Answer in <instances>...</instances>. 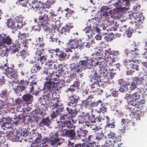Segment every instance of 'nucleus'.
<instances>
[{
    "mask_svg": "<svg viewBox=\"0 0 147 147\" xmlns=\"http://www.w3.org/2000/svg\"><path fill=\"white\" fill-rule=\"evenodd\" d=\"M57 84L54 82L51 81L50 80L46 82L42 90H44L43 92L47 93L55 92V91L57 89Z\"/></svg>",
    "mask_w": 147,
    "mask_h": 147,
    "instance_id": "nucleus-6",
    "label": "nucleus"
},
{
    "mask_svg": "<svg viewBox=\"0 0 147 147\" xmlns=\"http://www.w3.org/2000/svg\"><path fill=\"white\" fill-rule=\"evenodd\" d=\"M127 82L123 79H119L118 80V84L120 86L119 90L122 92H124L125 91L126 87L127 86Z\"/></svg>",
    "mask_w": 147,
    "mask_h": 147,
    "instance_id": "nucleus-23",
    "label": "nucleus"
},
{
    "mask_svg": "<svg viewBox=\"0 0 147 147\" xmlns=\"http://www.w3.org/2000/svg\"><path fill=\"white\" fill-rule=\"evenodd\" d=\"M20 75L22 77H28V72L26 69H23L20 70Z\"/></svg>",
    "mask_w": 147,
    "mask_h": 147,
    "instance_id": "nucleus-55",
    "label": "nucleus"
},
{
    "mask_svg": "<svg viewBox=\"0 0 147 147\" xmlns=\"http://www.w3.org/2000/svg\"><path fill=\"white\" fill-rule=\"evenodd\" d=\"M26 34L25 33H22L21 31H19V34L18 35V37L19 38L18 39H22L23 42H22V46L24 47H26V44L25 42L26 41L23 39L26 38Z\"/></svg>",
    "mask_w": 147,
    "mask_h": 147,
    "instance_id": "nucleus-39",
    "label": "nucleus"
},
{
    "mask_svg": "<svg viewBox=\"0 0 147 147\" xmlns=\"http://www.w3.org/2000/svg\"><path fill=\"white\" fill-rule=\"evenodd\" d=\"M23 101L25 102L27 104H30L33 100L32 95L29 93L24 94L22 97Z\"/></svg>",
    "mask_w": 147,
    "mask_h": 147,
    "instance_id": "nucleus-25",
    "label": "nucleus"
},
{
    "mask_svg": "<svg viewBox=\"0 0 147 147\" xmlns=\"http://www.w3.org/2000/svg\"><path fill=\"white\" fill-rule=\"evenodd\" d=\"M29 81L24 79L21 80L19 82V85L14 89L15 92L16 94H19L20 92L25 91L29 83Z\"/></svg>",
    "mask_w": 147,
    "mask_h": 147,
    "instance_id": "nucleus-8",
    "label": "nucleus"
},
{
    "mask_svg": "<svg viewBox=\"0 0 147 147\" xmlns=\"http://www.w3.org/2000/svg\"><path fill=\"white\" fill-rule=\"evenodd\" d=\"M136 24L132 23L130 22L129 24H128L129 27L128 29L124 33L127 35V37L129 38L131 36L132 34L134 32L136 31V29H137Z\"/></svg>",
    "mask_w": 147,
    "mask_h": 147,
    "instance_id": "nucleus-17",
    "label": "nucleus"
},
{
    "mask_svg": "<svg viewBox=\"0 0 147 147\" xmlns=\"http://www.w3.org/2000/svg\"><path fill=\"white\" fill-rule=\"evenodd\" d=\"M100 104L101 107L100 108L99 111H98L97 112L99 113H100L101 112L103 113H107V108L106 107L105 104L102 102V103Z\"/></svg>",
    "mask_w": 147,
    "mask_h": 147,
    "instance_id": "nucleus-49",
    "label": "nucleus"
},
{
    "mask_svg": "<svg viewBox=\"0 0 147 147\" xmlns=\"http://www.w3.org/2000/svg\"><path fill=\"white\" fill-rule=\"evenodd\" d=\"M98 57H93L90 59V60L93 64L94 67H96V66L99 65V58H98Z\"/></svg>",
    "mask_w": 147,
    "mask_h": 147,
    "instance_id": "nucleus-53",
    "label": "nucleus"
},
{
    "mask_svg": "<svg viewBox=\"0 0 147 147\" xmlns=\"http://www.w3.org/2000/svg\"><path fill=\"white\" fill-rule=\"evenodd\" d=\"M88 122H90V123H95V116L92 113L91 115L88 113Z\"/></svg>",
    "mask_w": 147,
    "mask_h": 147,
    "instance_id": "nucleus-52",
    "label": "nucleus"
},
{
    "mask_svg": "<svg viewBox=\"0 0 147 147\" xmlns=\"http://www.w3.org/2000/svg\"><path fill=\"white\" fill-rule=\"evenodd\" d=\"M58 49L59 48L56 49H50L49 51V53L50 54L51 57H53V55H58Z\"/></svg>",
    "mask_w": 147,
    "mask_h": 147,
    "instance_id": "nucleus-59",
    "label": "nucleus"
},
{
    "mask_svg": "<svg viewBox=\"0 0 147 147\" xmlns=\"http://www.w3.org/2000/svg\"><path fill=\"white\" fill-rule=\"evenodd\" d=\"M124 65H125L127 68H130L131 69L134 63L139 62L138 60H134V58H132L131 59L128 60L124 59L123 61Z\"/></svg>",
    "mask_w": 147,
    "mask_h": 147,
    "instance_id": "nucleus-21",
    "label": "nucleus"
},
{
    "mask_svg": "<svg viewBox=\"0 0 147 147\" xmlns=\"http://www.w3.org/2000/svg\"><path fill=\"white\" fill-rule=\"evenodd\" d=\"M22 115H19L17 117H16V118H14V120L13 121V123H14L16 124H18L21 122H24V118H22Z\"/></svg>",
    "mask_w": 147,
    "mask_h": 147,
    "instance_id": "nucleus-43",
    "label": "nucleus"
},
{
    "mask_svg": "<svg viewBox=\"0 0 147 147\" xmlns=\"http://www.w3.org/2000/svg\"><path fill=\"white\" fill-rule=\"evenodd\" d=\"M40 49L39 47L36 48V50L35 52V57L37 59L39 57L45 54V50L43 48H41Z\"/></svg>",
    "mask_w": 147,
    "mask_h": 147,
    "instance_id": "nucleus-40",
    "label": "nucleus"
},
{
    "mask_svg": "<svg viewBox=\"0 0 147 147\" xmlns=\"http://www.w3.org/2000/svg\"><path fill=\"white\" fill-rule=\"evenodd\" d=\"M93 130H94V133L95 135L96 140L98 142H101L102 143H106V146H109L110 144H111V142L109 141H107L105 140L107 138L104 136V135L101 131L100 129H98L97 127H96L95 128L92 129Z\"/></svg>",
    "mask_w": 147,
    "mask_h": 147,
    "instance_id": "nucleus-4",
    "label": "nucleus"
},
{
    "mask_svg": "<svg viewBox=\"0 0 147 147\" xmlns=\"http://www.w3.org/2000/svg\"><path fill=\"white\" fill-rule=\"evenodd\" d=\"M6 75L4 73H1L0 74V84L3 85L5 83V80L4 78Z\"/></svg>",
    "mask_w": 147,
    "mask_h": 147,
    "instance_id": "nucleus-62",
    "label": "nucleus"
},
{
    "mask_svg": "<svg viewBox=\"0 0 147 147\" xmlns=\"http://www.w3.org/2000/svg\"><path fill=\"white\" fill-rule=\"evenodd\" d=\"M113 5L116 8L119 9H122L124 7H122V5L129 6L130 5V0H119L117 2L113 3Z\"/></svg>",
    "mask_w": 147,
    "mask_h": 147,
    "instance_id": "nucleus-14",
    "label": "nucleus"
},
{
    "mask_svg": "<svg viewBox=\"0 0 147 147\" xmlns=\"http://www.w3.org/2000/svg\"><path fill=\"white\" fill-rule=\"evenodd\" d=\"M82 115H80L79 116L78 123L79 124H82L84 123L88 122V113H87L85 115H84L83 113H85L82 112Z\"/></svg>",
    "mask_w": 147,
    "mask_h": 147,
    "instance_id": "nucleus-24",
    "label": "nucleus"
},
{
    "mask_svg": "<svg viewBox=\"0 0 147 147\" xmlns=\"http://www.w3.org/2000/svg\"><path fill=\"white\" fill-rule=\"evenodd\" d=\"M49 100L46 94H44L42 95V97H41L40 98L39 101H40L42 104L44 105L46 103L45 102L47 100Z\"/></svg>",
    "mask_w": 147,
    "mask_h": 147,
    "instance_id": "nucleus-61",
    "label": "nucleus"
},
{
    "mask_svg": "<svg viewBox=\"0 0 147 147\" xmlns=\"http://www.w3.org/2000/svg\"><path fill=\"white\" fill-rule=\"evenodd\" d=\"M57 134H55V136L52 135L49 139L50 144L53 146V147H58V145H60L65 141V140L57 137Z\"/></svg>",
    "mask_w": 147,
    "mask_h": 147,
    "instance_id": "nucleus-7",
    "label": "nucleus"
},
{
    "mask_svg": "<svg viewBox=\"0 0 147 147\" xmlns=\"http://www.w3.org/2000/svg\"><path fill=\"white\" fill-rule=\"evenodd\" d=\"M51 124V121L49 119V117H48L42 119L41 121L39 123L40 125L42 126H49Z\"/></svg>",
    "mask_w": 147,
    "mask_h": 147,
    "instance_id": "nucleus-33",
    "label": "nucleus"
},
{
    "mask_svg": "<svg viewBox=\"0 0 147 147\" xmlns=\"http://www.w3.org/2000/svg\"><path fill=\"white\" fill-rule=\"evenodd\" d=\"M84 59L81 60L77 63L78 67L79 68H81L82 69H84L85 67H86L87 63V60H88V57H84Z\"/></svg>",
    "mask_w": 147,
    "mask_h": 147,
    "instance_id": "nucleus-27",
    "label": "nucleus"
},
{
    "mask_svg": "<svg viewBox=\"0 0 147 147\" xmlns=\"http://www.w3.org/2000/svg\"><path fill=\"white\" fill-rule=\"evenodd\" d=\"M66 53H64L63 51L60 50L59 49H58V56L61 59L68 58L69 54L68 53V51H67L66 50Z\"/></svg>",
    "mask_w": 147,
    "mask_h": 147,
    "instance_id": "nucleus-32",
    "label": "nucleus"
},
{
    "mask_svg": "<svg viewBox=\"0 0 147 147\" xmlns=\"http://www.w3.org/2000/svg\"><path fill=\"white\" fill-rule=\"evenodd\" d=\"M43 93L44 94H46V95L47 96L49 99H50L52 98V100H53V98H54V99H55V98H56L55 97V94H57V92H55Z\"/></svg>",
    "mask_w": 147,
    "mask_h": 147,
    "instance_id": "nucleus-46",
    "label": "nucleus"
},
{
    "mask_svg": "<svg viewBox=\"0 0 147 147\" xmlns=\"http://www.w3.org/2000/svg\"><path fill=\"white\" fill-rule=\"evenodd\" d=\"M4 35L5 38L6 39H7V38L10 40L11 43L10 45L12 44L9 47V50L11 53L13 54L17 53H18L19 51L18 48H20L22 46V42H23V41L22 40L20 39L16 40L15 41H13L12 38L9 35L5 33H4Z\"/></svg>",
    "mask_w": 147,
    "mask_h": 147,
    "instance_id": "nucleus-1",
    "label": "nucleus"
},
{
    "mask_svg": "<svg viewBox=\"0 0 147 147\" xmlns=\"http://www.w3.org/2000/svg\"><path fill=\"white\" fill-rule=\"evenodd\" d=\"M143 101L144 102V101ZM135 102V105H132V104H129L125 106L126 109L133 115L135 114V113H136L137 112L139 111V110L136 109L135 108H138L139 109V108L142 106L143 103H144V102H143L140 101H139L137 103H136V102Z\"/></svg>",
    "mask_w": 147,
    "mask_h": 147,
    "instance_id": "nucleus-9",
    "label": "nucleus"
},
{
    "mask_svg": "<svg viewBox=\"0 0 147 147\" xmlns=\"http://www.w3.org/2000/svg\"><path fill=\"white\" fill-rule=\"evenodd\" d=\"M80 82L76 81H75L72 85L70 86L69 88H67L65 91V92L67 94L70 93H73L76 91L75 88L77 89L80 88Z\"/></svg>",
    "mask_w": 147,
    "mask_h": 147,
    "instance_id": "nucleus-19",
    "label": "nucleus"
},
{
    "mask_svg": "<svg viewBox=\"0 0 147 147\" xmlns=\"http://www.w3.org/2000/svg\"><path fill=\"white\" fill-rule=\"evenodd\" d=\"M66 110L67 111L69 115H70L72 117L76 116L78 113V111H77L69 109L68 107L66 108Z\"/></svg>",
    "mask_w": 147,
    "mask_h": 147,
    "instance_id": "nucleus-44",
    "label": "nucleus"
},
{
    "mask_svg": "<svg viewBox=\"0 0 147 147\" xmlns=\"http://www.w3.org/2000/svg\"><path fill=\"white\" fill-rule=\"evenodd\" d=\"M12 119L9 117H3L0 120V123H3L1 124V127L3 129L8 128L11 126Z\"/></svg>",
    "mask_w": 147,
    "mask_h": 147,
    "instance_id": "nucleus-13",
    "label": "nucleus"
},
{
    "mask_svg": "<svg viewBox=\"0 0 147 147\" xmlns=\"http://www.w3.org/2000/svg\"><path fill=\"white\" fill-rule=\"evenodd\" d=\"M126 88L127 90L129 91V92H131L137 88V85L135 82L133 81L131 84L129 83V82H127V86H126Z\"/></svg>",
    "mask_w": 147,
    "mask_h": 147,
    "instance_id": "nucleus-36",
    "label": "nucleus"
},
{
    "mask_svg": "<svg viewBox=\"0 0 147 147\" xmlns=\"http://www.w3.org/2000/svg\"><path fill=\"white\" fill-rule=\"evenodd\" d=\"M15 22L10 19H8L6 23V26L8 28L13 30H16V26L15 25Z\"/></svg>",
    "mask_w": 147,
    "mask_h": 147,
    "instance_id": "nucleus-31",
    "label": "nucleus"
},
{
    "mask_svg": "<svg viewBox=\"0 0 147 147\" xmlns=\"http://www.w3.org/2000/svg\"><path fill=\"white\" fill-rule=\"evenodd\" d=\"M49 14H50L49 20L50 22L54 23L58 22L59 18L57 15L52 12H50Z\"/></svg>",
    "mask_w": 147,
    "mask_h": 147,
    "instance_id": "nucleus-26",
    "label": "nucleus"
},
{
    "mask_svg": "<svg viewBox=\"0 0 147 147\" xmlns=\"http://www.w3.org/2000/svg\"><path fill=\"white\" fill-rule=\"evenodd\" d=\"M60 122V121H57V123L59 124ZM60 122L62 123L61 127H66L69 129L72 128L73 127V123L70 120L64 121L63 123H62V121H61Z\"/></svg>",
    "mask_w": 147,
    "mask_h": 147,
    "instance_id": "nucleus-34",
    "label": "nucleus"
},
{
    "mask_svg": "<svg viewBox=\"0 0 147 147\" xmlns=\"http://www.w3.org/2000/svg\"><path fill=\"white\" fill-rule=\"evenodd\" d=\"M139 50L137 48H135L133 49L131 51L130 53L133 55L132 58H134L136 57L139 54Z\"/></svg>",
    "mask_w": 147,
    "mask_h": 147,
    "instance_id": "nucleus-48",
    "label": "nucleus"
},
{
    "mask_svg": "<svg viewBox=\"0 0 147 147\" xmlns=\"http://www.w3.org/2000/svg\"><path fill=\"white\" fill-rule=\"evenodd\" d=\"M91 76L92 78L94 80H100V75H99L97 72L96 69L94 68L91 71Z\"/></svg>",
    "mask_w": 147,
    "mask_h": 147,
    "instance_id": "nucleus-29",
    "label": "nucleus"
},
{
    "mask_svg": "<svg viewBox=\"0 0 147 147\" xmlns=\"http://www.w3.org/2000/svg\"><path fill=\"white\" fill-rule=\"evenodd\" d=\"M10 40L4 37V33H0V55L2 57H7L8 55L6 45H9Z\"/></svg>",
    "mask_w": 147,
    "mask_h": 147,
    "instance_id": "nucleus-2",
    "label": "nucleus"
},
{
    "mask_svg": "<svg viewBox=\"0 0 147 147\" xmlns=\"http://www.w3.org/2000/svg\"><path fill=\"white\" fill-rule=\"evenodd\" d=\"M17 132L20 134L21 136L25 137L27 136L28 132L25 129L22 128Z\"/></svg>",
    "mask_w": 147,
    "mask_h": 147,
    "instance_id": "nucleus-60",
    "label": "nucleus"
},
{
    "mask_svg": "<svg viewBox=\"0 0 147 147\" xmlns=\"http://www.w3.org/2000/svg\"><path fill=\"white\" fill-rule=\"evenodd\" d=\"M38 20L39 21H42L43 22H41L40 25L45 32L49 33L52 32V29L50 27V26H51V22H50L49 20V17L48 15L47 14H44L39 15L38 17Z\"/></svg>",
    "mask_w": 147,
    "mask_h": 147,
    "instance_id": "nucleus-3",
    "label": "nucleus"
},
{
    "mask_svg": "<svg viewBox=\"0 0 147 147\" xmlns=\"http://www.w3.org/2000/svg\"><path fill=\"white\" fill-rule=\"evenodd\" d=\"M28 8L37 12L40 15L42 14L44 8L42 3L38 0H33L31 3H29Z\"/></svg>",
    "mask_w": 147,
    "mask_h": 147,
    "instance_id": "nucleus-5",
    "label": "nucleus"
},
{
    "mask_svg": "<svg viewBox=\"0 0 147 147\" xmlns=\"http://www.w3.org/2000/svg\"><path fill=\"white\" fill-rule=\"evenodd\" d=\"M133 95L129 94H126L124 96V99L126 100L129 104L134 105L136 104V102L134 100L133 97Z\"/></svg>",
    "mask_w": 147,
    "mask_h": 147,
    "instance_id": "nucleus-28",
    "label": "nucleus"
},
{
    "mask_svg": "<svg viewBox=\"0 0 147 147\" xmlns=\"http://www.w3.org/2000/svg\"><path fill=\"white\" fill-rule=\"evenodd\" d=\"M107 71V69L106 68L99 67V69L98 71L99 75L101 76H104L105 74Z\"/></svg>",
    "mask_w": 147,
    "mask_h": 147,
    "instance_id": "nucleus-56",
    "label": "nucleus"
},
{
    "mask_svg": "<svg viewBox=\"0 0 147 147\" xmlns=\"http://www.w3.org/2000/svg\"><path fill=\"white\" fill-rule=\"evenodd\" d=\"M94 133L89 134L88 136L84 139H86V141L90 144L95 143V140H96Z\"/></svg>",
    "mask_w": 147,
    "mask_h": 147,
    "instance_id": "nucleus-35",
    "label": "nucleus"
},
{
    "mask_svg": "<svg viewBox=\"0 0 147 147\" xmlns=\"http://www.w3.org/2000/svg\"><path fill=\"white\" fill-rule=\"evenodd\" d=\"M35 134H33V136L34 137V135H36V137L35 140V142L36 144L39 143L41 141L42 137L40 134H38V132L35 133Z\"/></svg>",
    "mask_w": 147,
    "mask_h": 147,
    "instance_id": "nucleus-54",
    "label": "nucleus"
},
{
    "mask_svg": "<svg viewBox=\"0 0 147 147\" xmlns=\"http://www.w3.org/2000/svg\"><path fill=\"white\" fill-rule=\"evenodd\" d=\"M73 27V26L71 24L68 23L65 26L60 29L59 32L61 34L66 35L70 32V29Z\"/></svg>",
    "mask_w": 147,
    "mask_h": 147,
    "instance_id": "nucleus-18",
    "label": "nucleus"
},
{
    "mask_svg": "<svg viewBox=\"0 0 147 147\" xmlns=\"http://www.w3.org/2000/svg\"><path fill=\"white\" fill-rule=\"evenodd\" d=\"M17 133L16 132H9L6 136L8 139H10L12 141H14L16 138V136Z\"/></svg>",
    "mask_w": 147,
    "mask_h": 147,
    "instance_id": "nucleus-47",
    "label": "nucleus"
},
{
    "mask_svg": "<svg viewBox=\"0 0 147 147\" xmlns=\"http://www.w3.org/2000/svg\"><path fill=\"white\" fill-rule=\"evenodd\" d=\"M115 20L113 16L112 15L108 17L107 19L106 20L109 24L111 25H113L115 26V27L111 26V30L116 31L117 30V27H118V24H117V22H115Z\"/></svg>",
    "mask_w": 147,
    "mask_h": 147,
    "instance_id": "nucleus-16",
    "label": "nucleus"
},
{
    "mask_svg": "<svg viewBox=\"0 0 147 147\" xmlns=\"http://www.w3.org/2000/svg\"><path fill=\"white\" fill-rule=\"evenodd\" d=\"M105 53L106 55L108 53V55H110L112 56V57H114L118 55H119L120 54V52L117 51H111L110 50H105Z\"/></svg>",
    "mask_w": 147,
    "mask_h": 147,
    "instance_id": "nucleus-38",
    "label": "nucleus"
},
{
    "mask_svg": "<svg viewBox=\"0 0 147 147\" xmlns=\"http://www.w3.org/2000/svg\"><path fill=\"white\" fill-rule=\"evenodd\" d=\"M133 81L135 82L136 85L137 84L140 85L142 84L143 80L142 78H138V77H136L134 78Z\"/></svg>",
    "mask_w": 147,
    "mask_h": 147,
    "instance_id": "nucleus-57",
    "label": "nucleus"
},
{
    "mask_svg": "<svg viewBox=\"0 0 147 147\" xmlns=\"http://www.w3.org/2000/svg\"><path fill=\"white\" fill-rule=\"evenodd\" d=\"M98 58H99V67L106 68H107L108 65L106 63L107 61L106 60L102 57H98Z\"/></svg>",
    "mask_w": 147,
    "mask_h": 147,
    "instance_id": "nucleus-37",
    "label": "nucleus"
},
{
    "mask_svg": "<svg viewBox=\"0 0 147 147\" xmlns=\"http://www.w3.org/2000/svg\"><path fill=\"white\" fill-rule=\"evenodd\" d=\"M4 68L5 71V74L7 77L11 79L17 78L18 75L17 73L14 71L13 67H7V68H5V67Z\"/></svg>",
    "mask_w": 147,
    "mask_h": 147,
    "instance_id": "nucleus-12",
    "label": "nucleus"
},
{
    "mask_svg": "<svg viewBox=\"0 0 147 147\" xmlns=\"http://www.w3.org/2000/svg\"><path fill=\"white\" fill-rule=\"evenodd\" d=\"M101 103H102V101L100 99L96 102L94 101L90 103L89 107L90 108H93L97 107Z\"/></svg>",
    "mask_w": 147,
    "mask_h": 147,
    "instance_id": "nucleus-51",
    "label": "nucleus"
},
{
    "mask_svg": "<svg viewBox=\"0 0 147 147\" xmlns=\"http://www.w3.org/2000/svg\"><path fill=\"white\" fill-rule=\"evenodd\" d=\"M114 34L112 33H110L108 35L105 36L104 39L107 42L111 41L114 38Z\"/></svg>",
    "mask_w": 147,
    "mask_h": 147,
    "instance_id": "nucleus-50",
    "label": "nucleus"
},
{
    "mask_svg": "<svg viewBox=\"0 0 147 147\" xmlns=\"http://www.w3.org/2000/svg\"><path fill=\"white\" fill-rule=\"evenodd\" d=\"M63 103H59L58 100L57 102L53 103V105H51V108L53 110L55 109H57L56 110V112L57 113H60L62 112L63 109Z\"/></svg>",
    "mask_w": 147,
    "mask_h": 147,
    "instance_id": "nucleus-22",
    "label": "nucleus"
},
{
    "mask_svg": "<svg viewBox=\"0 0 147 147\" xmlns=\"http://www.w3.org/2000/svg\"><path fill=\"white\" fill-rule=\"evenodd\" d=\"M51 26L52 28H51L52 30L53 29L54 31L57 30L59 32L60 29L59 26L56 23H52V22H51Z\"/></svg>",
    "mask_w": 147,
    "mask_h": 147,
    "instance_id": "nucleus-63",
    "label": "nucleus"
},
{
    "mask_svg": "<svg viewBox=\"0 0 147 147\" xmlns=\"http://www.w3.org/2000/svg\"><path fill=\"white\" fill-rule=\"evenodd\" d=\"M47 76L49 78H51L52 77V79H53L57 81L59 78V75L57 74V72L53 71L51 72H50L47 75Z\"/></svg>",
    "mask_w": 147,
    "mask_h": 147,
    "instance_id": "nucleus-42",
    "label": "nucleus"
},
{
    "mask_svg": "<svg viewBox=\"0 0 147 147\" xmlns=\"http://www.w3.org/2000/svg\"><path fill=\"white\" fill-rule=\"evenodd\" d=\"M88 131L86 129H80L77 131V134L75 138L76 140H79L83 138H86V135L88 133Z\"/></svg>",
    "mask_w": 147,
    "mask_h": 147,
    "instance_id": "nucleus-20",
    "label": "nucleus"
},
{
    "mask_svg": "<svg viewBox=\"0 0 147 147\" xmlns=\"http://www.w3.org/2000/svg\"><path fill=\"white\" fill-rule=\"evenodd\" d=\"M36 41L37 42V44L39 45V46L40 48H43L45 46V44L43 42V38L42 36L39 37L38 39H36Z\"/></svg>",
    "mask_w": 147,
    "mask_h": 147,
    "instance_id": "nucleus-45",
    "label": "nucleus"
},
{
    "mask_svg": "<svg viewBox=\"0 0 147 147\" xmlns=\"http://www.w3.org/2000/svg\"><path fill=\"white\" fill-rule=\"evenodd\" d=\"M42 63L41 64L39 63H36L33 65L32 69L34 72L37 73L38 72L40 71L42 69Z\"/></svg>",
    "mask_w": 147,
    "mask_h": 147,
    "instance_id": "nucleus-30",
    "label": "nucleus"
},
{
    "mask_svg": "<svg viewBox=\"0 0 147 147\" xmlns=\"http://www.w3.org/2000/svg\"><path fill=\"white\" fill-rule=\"evenodd\" d=\"M23 100H22L20 98H18L15 100L14 103H13V105H14L16 106L19 105L20 106H22V105H23Z\"/></svg>",
    "mask_w": 147,
    "mask_h": 147,
    "instance_id": "nucleus-58",
    "label": "nucleus"
},
{
    "mask_svg": "<svg viewBox=\"0 0 147 147\" xmlns=\"http://www.w3.org/2000/svg\"><path fill=\"white\" fill-rule=\"evenodd\" d=\"M80 41H81V40H69L67 45L68 47L66 48V51L71 52L72 51V49L78 48L79 45V42Z\"/></svg>",
    "mask_w": 147,
    "mask_h": 147,
    "instance_id": "nucleus-10",
    "label": "nucleus"
},
{
    "mask_svg": "<svg viewBox=\"0 0 147 147\" xmlns=\"http://www.w3.org/2000/svg\"><path fill=\"white\" fill-rule=\"evenodd\" d=\"M2 98L5 99L6 97L9 95L7 91L6 90H3L0 93Z\"/></svg>",
    "mask_w": 147,
    "mask_h": 147,
    "instance_id": "nucleus-64",
    "label": "nucleus"
},
{
    "mask_svg": "<svg viewBox=\"0 0 147 147\" xmlns=\"http://www.w3.org/2000/svg\"><path fill=\"white\" fill-rule=\"evenodd\" d=\"M95 81L91 84V88L92 89H98L100 88V85H102L101 83L100 80H95Z\"/></svg>",
    "mask_w": 147,
    "mask_h": 147,
    "instance_id": "nucleus-41",
    "label": "nucleus"
},
{
    "mask_svg": "<svg viewBox=\"0 0 147 147\" xmlns=\"http://www.w3.org/2000/svg\"><path fill=\"white\" fill-rule=\"evenodd\" d=\"M72 95L69 97V102L68 105L75 107L77 105V104L80 100V98L78 94H77L72 93Z\"/></svg>",
    "mask_w": 147,
    "mask_h": 147,
    "instance_id": "nucleus-11",
    "label": "nucleus"
},
{
    "mask_svg": "<svg viewBox=\"0 0 147 147\" xmlns=\"http://www.w3.org/2000/svg\"><path fill=\"white\" fill-rule=\"evenodd\" d=\"M62 136H66L70 138L71 140H76V133L74 129H67L65 131V133L62 134Z\"/></svg>",
    "mask_w": 147,
    "mask_h": 147,
    "instance_id": "nucleus-15",
    "label": "nucleus"
}]
</instances>
